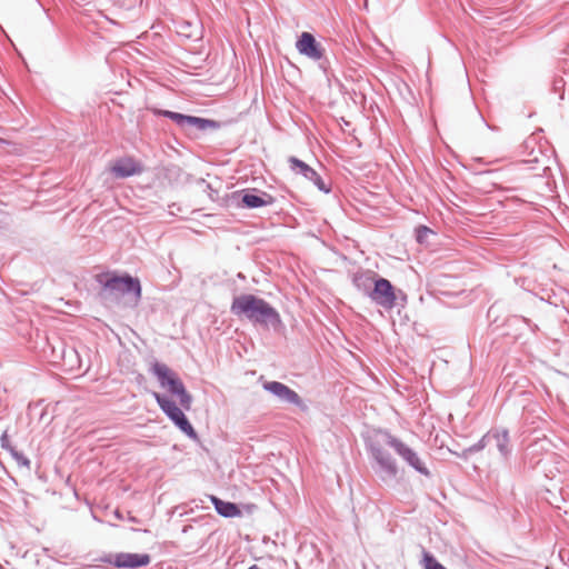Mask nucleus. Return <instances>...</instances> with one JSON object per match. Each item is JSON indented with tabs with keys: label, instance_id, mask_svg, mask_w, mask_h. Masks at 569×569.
<instances>
[{
	"label": "nucleus",
	"instance_id": "nucleus-1",
	"mask_svg": "<svg viewBox=\"0 0 569 569\" xmlns=\"http://www.w3.org/2000/svg\"><path fill=\"white\" fill-rule=\"evenodd\" d=\"M230 312L240 319H247L251 323L263 328L272 327L276 329L282 325L277 309L264 299L251 293L236 296L230 306Z\"/></svg>",
	"mask_w": 569,
	"mask_h": 569
},
{
	"label": "nucleus",
	"instance_id": "nucleus-2",
	"mask_svg": "<svg viewBox=\"0 0 569 569\" xmlns=\"http://www.w3.org/2000/svg\"><path fill=\"white\" fill-rule=\"evenodd\" d=\"M97 283L101 287L99 297L104 301H116L124 295H133L134 302L141 299V283L138 278L124 273L118 276L114 272H101L94 277Z\"/></svg>",
	"mask_w": 569,
	"mask_h": 569
},
{
	"label": "nucleus",
	"instance_id": "nucleus-3",
	"mask_svg": "<svg viewBox=\"0 0 569 569\" xmlns=\"http://www.w3.org/2000/svg\"><path fill=\"white\" fill-rule=\"evenodd\" d=\"M486 448L490 455H497L500 461L507 462L512 455L509 431L506 428H491L478 442L467 448L465 455L479 452Z\"/></svg>",
	"mask_w": 569,
	"mask_h": 569
},
{
	"label": "nucleus",
	"instance_id": "nucleus-4",
	"mask_svg": "<svg viewBox=\"0 0 569 569\" xmlns=\"http://www.w3.org/2000/svg\"><path fill=\"white\" fill-rule=\"evenodd\" d=\"M378 433L381 435L383 442L390 447L396 452V455H398L401 460L407 463L408 467L412 468L415 471L421 476H425L426 478H431V471L428 469L427 465L415 449L409 447L400 438L393 436L388 430L380 429Z\"/></svg>",
	"mask_w": 569,
	"mask_h": 569
},
{
	"label": "nucleus",
	"instance_id": "nucleus-5",
	"mask_svg": "<svg viewBox=\"0 0 569 569\" xmlns=\"http://www.w3.org/2000/svg\"><path fill=\"white\" fill-rule=\"evenodd\" d=\"M151 372L158 378L161 387L168 388L169 392L179 399L182 409L190 410L192 397L176 372L170 370L167 365L158 361L152 363Z\"/></svg>",
	"mask_w": 569,
	"mask_h": 569
},
{
	"label": "nucleus",
	"instance_id": "nucleus-6",
	"mask_svg": "<svg viewBox=\"0 0 569 569\" xmlns=\"http://www.w3.org/2000/svg\"><path fill=\"white\" fill-rule=\"evenodd\" d=\"M149 110L158 117H166L172 120L181 130L189 131H207L208 129H218L220 123L218 121L206 119L196 116H187L179 112L162 110L154 107L149 108Z\"/></svg>",
	"mask_w": 569,
	"mask_h": 569
},
{
	"label": "nucleus",
	"instance_id": "nucleus-7",
	"mask_svg": "<svg viewBox=\"0 0 569 569\" xmlns=\"http://www.w3.org/2000/svg\"><path fill=\"white\" fill-rule=\"evenodd\" d=\"M296 48L300 54L310 60L319 61L320 68L327 70L329 62L325 56L326 49L316 40L312 33L302 32L296 42Z\"/></svg>",
	"mask_w": 569,
	"mask_h": 569
},
{
	"label": "nucleus",
	"instance_id": "nucleus-8",
	"mask_svg": "<svg viewBox=\"0 0 569 569\" xmlns=\"http://www.w3.org/2000/svg\"><path fill=\"white\" fill-rule=\"evenodd\" d=\"M368 297L386 310L396 307L397 293L392 283L386 278H378L373 281V288L367 292Z\"/></svg>",
	"mask_w": 569,
	"mask_h": 569
},
{
	"label": "nucleus",
	"instance_id": "nucleus-9",
	"mask_svg": "<svg viewBox=\"0 0 569 569\" xmlns=\"http://www.w3.org/2000/svg\"><path fill=\"white\" fill-rule=\"evenodd\" d=\"M370 457L387 478L393 479L399 472L398 463L391 453L379 442H370L367 447Z\"/></svg>",
	"mask_w": 569,
	"mask_h": 569
},
{
	"label": "nucleus",
	"instance_id": "nucleus-10",
	"mask_svg": "<svg viewBox=\"0 0 569 569\" xmlns=\"http://www.w3.org/2000/svg\"><path fill=\"white\" fill-rule=\"evenodd\" d=\"M289 168L292 172L297 174H301L307 180L313 182V184L320 190L326 193L330 192V188H328L322 180V178L318 174V172L311 168L308 163L303 162L302 160L298 159L297 157H289L288 158Z\"/></svg>",
	"mask_w": 569,
	"mask_h": 569
},
{
	"label": "nucleus",
	"instance_id": "nucleus-11",
	"mask_svg": "<svg viewBox=\"0 0 569 569\" xmlns=\"http://www.w3.org/2000/svg\"><path fill=\"white\" fill-rule=\"evenodd\" d=\"M262 387L266 391L270 392L282 402L295 405L297 407H302L303 405L301 397L293 389L282 382L266 381Z\"/></svg>",
	"mask_w": 569,
	"mask_h": 569
},
{
	"label": "nucleus",
	"instance_id": "nucleus-12",
	"mask_svg": "<svg viewBox=\"0 0 569 569\" xmlns=\"http://www.w3.org/2000/svg\"><path fill=\"white\" fill-rule=\"evenodd\" d=\"M110 171L116 178H128L140 174L143 171V168L141 163L136 161L133 158L123 157L114 162Z\"/></svg>",
	"mask_w": 569,
	"mask_h": 569
},
{
	"label": "nucleus",
	"instance_id": "nucleus-13",
	"mask_svg": "<svg viewBox=\"0 0 569 569\" xmlns=\"http://www.w3.org/2000/svg\"><path fill=\"white\" fill-rule=\"evenodd\" d=\"M150 561L148 553L120 552L114 556L113 565L118 568H138L148 566Z\"/></svg>",
	"mask_w": 569,
	"mask_h": 569
},
{
	"label": "nucleus",
	"instance_id": "nucleus-14",
	"mask_svg": "<svg viewBox=\"0 0 569 569\" xmlns=\"http://www.w3.org/2000/svg\"><path fill=\"white\" fill-rule=\"evenodd\" d=\"M274 202V198L267 193L256 194L251 192H244L241 197V207L248 209H256L264 206H271Z\"/></svg>",
	"mask_w": 569,
	"mask_h": 569
},
{
	"label": "nucleus",
	"instance_id": "nucleus-15",
	"mask_svg": "<svg viewBox=\"0 0 569 569\" xmlns=\"http://www.w3.org/2000/svg\"><path fill=\"white\" fill-rule=\"evenodd\" d=\"M152 395L160 409L172 422H176L182 415H184L182 409L179 408L173 400L156 391Z\"/></svg>",
	"mask_w": 569,
	"mask_h": 569
},
{
	"label": "nucleus",
	"instance_id": "nucleus-16",
	"mask_svg": "<svg viewBox=\"0 0 569 569\" xmlns=\"http://www.w3.org/2000/svg\"><path fill=\"white\" fill-rule=\"evenodd\" d=\"M210 501L214 506L217 513L221 517L234 518L242 515L240 508L234 502L223 501L213 495L210 496Z\"/></svg>",
	"mask_w": 569,
	"mask_h": 569
},
{
	"label": "nucleus",
	"instance_id": "nucleus-17",
	"mask_svg": "<svg viewBox=\"0 0 569 569\" xmlns=\"http://www.w3.org/2000/svg\"><path fill=\"white\" fill-rule=\"evenodd\" d=\"M1 448L9 451L12 456V458L17 461L19 466H23L29 468L30 467V460L21 452L19 451L14 446L11 445L9 436L7 431H4L0 437Z\"/></svg>",
	"mask_w": 569,
	"mask_h": 569
},
{
	"label": "nucleus",
	"instance_id": "nucleus-18",
	"mask_svg": "<svg viewBox=\"0 0 569 569\" xmlns=\"http://www.w3.org/2000/svg\"><path fill=\"white\" fill-rule=\"evenodd\" d=\"M17 333L26 339V341L31 342L32 341V320H22L19 319L18 326L16 328Z\"/></svg>",
	"mask_w": 569,
	"mask_h": 569
},
{
	"label": "nucleus",
	"instance_id": "nucleus-19",
	"mask_svg": "<svg viewBox=\"0 0 569 569\" xmlns=\"http://www.w3.org/2000/svg\"><path fill=\"white\" fill-rule=\"evenodd\" d=\"M183 433H186L190 439L196 440L198 438V435L186 417V415H182L176 422H173Z\"/></svg>",
	"mask_w": 569,
	"mask_h": 569
},
{
	"label": "nucleus",
	"instance_id": "nucleus-20",
	"mask_svg": "<svg viewBox=\"0 0 569 569\" xmlns=\"http://www.w3.org/2000/svg\"><path fill=\"white\" fill-rule=\"evenodd\" d=\"M425 569H446L431 553L423 552Z\"/></svg>",
	"mask_w": 569,
	"mask_h": 569
},
{
	"label": "nucleus",
	"instance_id": "nucleus-21",
	"mask_svg": "<svg viewBox=\"0 0 569 569\" xmlns=\"http://www.w3.org/2000/svg\"><path fill=\"white\" fill-rule=\"evenodd\" d=\"M430 232V229L428 227H419L417 229V240L419 242H422L425 236H427Z\"/></svg>",
	"mask_w": 569,
	"mask_h": 569
},
{
	"label": "nucleus",
	"instance_id": "nucleus-22",
	"mask_svg": "<svg viewBox=\"0 0 569 569\" xmlns=\"http://www.w3.org/2000/svg\"><path fill=\"white\" fill-rule=\"evenodd\" d=\"M273 562L276 565H278L280 568H284L286 567V562L283 560H280V559H273Z\"/></svg>",
	"mask_w": 569,
	"mask_h": 569
},
{
	"label": "nucleus",
	"instance_id": "nucleus-23",
	"mask_svg": "<svg viewBox=\"0 0 569 569\" xmlns=\"http://www.w3.org/2000/svg\"><path fill=\"white\" fill-rule=\"evenodd\" d=\"M553 84H555V89L558 90L560 87L563 86V81H562V79H559V80H556Z\"/></svg>",
	"mask_w": 569,
	"mask_h": 569
},
{
	"label": "nucleus",
	"instance_id": "nucleus-24",
	"mask_svg": "<svg viewBox=\"0 0 569 569\" xmlns=\"http://www.w3.org/2000/svg\"><path fill=\"white\" fill-rule=\"evenodd\" d=\"M248 569H260L257 565H252L251 567H249Z\"/></svg>",
	"mask_w": 569,
	"mask_h": 569
},
{
	"label": "nucleus",
	"instance_id": "nucleus-25",
	"mask_svg": "<svg viewBox=\"0 0 569 569\" xmlns=\"http://www.w3.org/2000/svg\"><path fill=\"white\" fill-rule=\"evenodd\" d=\"M23 501H24L26 507H28L29 501L27 500V498H23Z\"/></svg>",
	"mask_w": 569,
	"mask_h": 569
},
{
	"label": "nucleus",
	"instance_id": "nucleus-26",
	"mask_svg": "<svg viewBox=\"0 0 569 569\" xmlns=\"http://www.w3.org/2000/svg\"><path fill=\"white\" fill-rule=\"evenodd\" d=\"M31 408H32V403L30 402L28 406V410L31 411Z\"/></svg>",
	"mask_w": 569,
	"mask_h": 569
}]
</instances>
